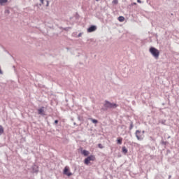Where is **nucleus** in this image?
Listing matches in <instances>:
<instances>
[{"label":"nucleus","instance_id":"6e6552de","mask_svg":"<svg viewBox=\"0 0 179 179\" xmlns=\"http://www.w3.org/2000/svg\"><path fill=\"white\" fill-rule=\"evenodd\" d=\"M38 114L40 115H44V106H42L41 108L38 109Z\"/></svg>","mask_w":179,"mask_h":179},{"label":"nucleus","instance_id":"39448f33","mask_svg":"<svg viewBox=\"0 0 179 179\" xmlns=\"http://www.w3.org/2000/svg\"><path fill=\"white\" fill-rule=\"evenodd\" d=\"M63 174L64 176H67V177H71L72 176V173L69 171V166H65L63 171Z\"/></svg>","mask_w":179,"mask_h":179},{"label":"nucleus","instance_id":"c756f323","mask_svg":"<svg viewBox=\"0 0 179 179\" xmlns=\"http://www.w3.org/2000/svg\"><path fill=\"white\" fill-rule=\"evenodd\" d=\"M169 178H171V175H169Z\"/></svg>","mask_w":179,"mask_h":179},{"label":"nucleus","instance_id":"4be33fe9","mask_svg":"<svg viewBox=\"0 0 179 179\" xmlns=\"http://www.w3.org/2000/svg\"><path fill=\"white\" fill-rule=\"evenodd\" d=\"M48 5H50V3H49L48 0H46V5H45V6H48Z\"/></svg>","mask_w":179,"mask_h":179},{"label":"nucleus","instance_id":"f03ea898","mask_svg":"<svg viewBox=\"0 0 179 179\" xmlns=\"http://www.w3.org/2000/svg\"><path fill=\"white\" fill-rule=\"evenodd\" d=\"M149 52L156 59H157V58H159V55H160V52L155 47H150L149 49Z\"/></svg>","mask_w":179,"mask_h":179},{"label":"nucleus","instance_id":"72a5a7b5","mask_svg":"<svg viewBox=\"0 0 179 179\" xmlns=\"http://www.w3.org/2000/svg\"><path fill=\"white\" fill-rule=\"evenodd\" d=\"M13 68H15V66H13Z\"/></svg>","mask_w":179,"mask_h":179},{"label":"nucleus","instance_id":"5701e85b","mask_svg":"<svg viewBox=\"0 0 179 179\" xmlns=\"http://www.w3.org/2000/svg\"><path fill=\"white\" fill-rule=\"evenodd\" d=\"M58 122H59L58 120H55V125H57V124H58Z\"/></svg>","mask_w":179,"mask_h":179},{"label":"nucleus","instance_id":"f257e3e1","mask_svg":"<svg viewBox=\"0 0 179 179\" xmlns=\"http://www.w3.org/2000/svg\"><path fill=\"white\" fill-rule=\"evenodd\" d=\"M118 107V105L115 103H111L107 100L105 101V103L103 104V107L102 108V110L103 111H107L109 108H116Z\"/></svg>","mask_w":179,"mask_h":179},{"label":"nucleus","instance_id":"393cba45","mask_svg":"<svg viewBox=\"0 0 179 179\" xmlns=\"http://www.w3.org/2000/svg\"><path fill=\"white\" fill-rule=\"evenodd\" d=\"M41 1V3H42L43 5H44V0H40Z\"/></svg>","mask_w":179,"mask_h":179},{"label":"nucleus","instance_id":"f8f14e48","mask_svg":"<svg viewBox=\"0 0 179 179\" xmlns=\"http://www.w3.org/2000/svg\"><path fill=\"white\" fill-rule=\"evenodd\" d=\"M117 20H119V22H124V20H125V17H124V16H119Z\"/></svg>","mask_w":179,"mask_h":179},{"label":"nucleus","instance_id":"a211bd4d","mask_svg":"<svg viewBox=\"0 0 179 179\" xmlns=\"http://www.w3.org/2000/svg\"><path fill=\"white\" fill-rule=\"evenodd\" d=\"M160 122L162 124V125H166V120H162Z\"/></svg>","mask_w":179,"mask_h":179},{"label":"nucleus","instance_id":"1a4fd4ad","mask_svg":"<svg viewBox=\"0 0 179 179\" xmlns=\"http://www.w3.org/2000/svg\"><path fill=\"white\" fill-rule=\"evenodd\" d=\"M82 155H83V156H89V155L90 154V152L86 150H83L82 152H81Z\"/></svg>","mask_w":179,"mask_h":179},{"label":"nucleus","instance_id":"6ab92c4d","mask_svg":"<svg viewBox=\"0 0 179 179\" xmlns=\"http://www.w3.org/2000/svg\"><path fill=\"white\" fill-rule=\"evenodd\" d=\"M4 13H5V15H9V13H10V11H9V10L7 9L5 10Z\"/></svg>","mask_w":179,"mask_h":179},{"label":"nucleus","instance_id":"a878e982","mask_svg":"<svg viewBox=\"0 0 179 179\" xmlns=\"http://www.w3.org/2000/svg\"><path fill=\"white\" fill-rule=\"evenodd\" d=\"M137 2H138V3H142V1H141V0H137Z\"/></svg>","mask_w":179,"mask_h":179},{"label":"nucleus","instance_id":"ddd939ff","mask_svg":"<svg viewBox=\"0 0 179 179\" xmlns=\"http://www.w3.org/2000/svg\"><path fill=\"white\" fill-rule=\"evenodd\" d=\"M2 134H3V127L2 125H0V136L2 135Z\"/></svg>","mask_w":179,"mask_h":179},{"label":"nucleus","instance_id":"0eeeda50","mask_svg":"<svg viewBox=\"0 0 179 179\" xmlns=\"http://www.w3.org/2000/svg\"><path fill=\"white\" fill-rule=\"evenodd\" d=\"M32 173H38V166L36 164L32 166Z\"/></svg>","mask_w":179,"mask_h":179},{"label":"nucleus","instance_id":"7c9ffc66","mask_svg":"<svg viewBox=\"0 0 179 179\" xmlns=\"http://www.w3.org/2000/svg\"><path fill=\"white\" fill-rule=\"evenodd\" d=\"M132 5H136V3H133Z\"/></svg>","mask_w":179,"mask_h":179},{"label":"nucleus","instance_id":"f3484780","mask_svg":"<svg viewBox=\"0 0 179 179\" xmlns=\"http://www.w3.org/2000/svg\"><path fill=\"white\" fill-rule=\"evenodd\" d=\"M98 148H99V149H104V146H103V145H101V143L98 144Z\"/></svg>","mask_w":179,"mask_h":179},{"label":"nucleus","instance_id":"2eb2a0df","mask_svg":"<svg viewBox=\"0 0 179 179\" xmlns=\"http://www.w3.org/2000/svg\"><path fill=\"white\" fill-rule=\"evenodd\" d=\"M92 122H93V124H97V122H99V121L96 119H91Z\"/></svg>","mask_w":179,"mask_h":179},{"label":"nucleus","instance_id":"cd10ccee","mask_svg":"<svg viewBox=\"0 0 179 179\" xmlns=\"http://www.w3.org/2000/svg\"><path fill=\"white\" fill-rule=\"evenodd\" d=\"M78 118L79 121H80V116H78Z\"/></svg>","mask_w":179,"mask_h":179},{"label":"nucleus","instance_id":"7ed1b4c3","mask_svg":"<svg viewBox=\"0 0 179 179\" xmlns=\"http://www.w3.org/2000/svg\"><path fill=\"white\" fill-rule=\"evenodd\" d=\"M94 160H96V157H94V155H90L85 159L84 163L87 166L90 163V162H94Z\"/></svg>","mask_w":179,"mask_h":179},{"label":"nucleus","instance_id":"20e7f679","mask_svg":"<svg viewBox=\"0 0 179 179\" xmlns=\"http://www.w3.org/2000/svg\"><path fill=\"white\" fill-rule=\"evenodd\" d=\"M136 137L137 138L138 141H143V134L140 130H136L135 133Z\"/></svg>","mask_w":179,"mask_h":179},{"label":"nucleus","instance_id":"9d476101","mask_svg":"<svg viewBox=\"0 0 179 179\" xmlns=\"http://www.w3.org/2000/svg\"><path fill=\"white\" fill-rule=\"evenodd\" d=\"M122 153H124V155H127L128 153V150L127 149V147H122Z\"/></svg>","mask_w":179,"mask_h":179},{"label":"nucleus","instance_id":"dca6fc26","mask_svg":"<svg viewBox=\"0 0 179 179\" xmlns=\"http://www.w3.org/2000/svg\"><path fill=\"white\" fill-rule=\"evenodd\" d=\"M132 128H134V122H130V127H129V130L131 131L132 129Z\"/></svg>","mask_w":179,"mask_h":179},{"label":"nucleus","instance_id":"9b49d317","mask_svg":"<svg viewBox=\"0 0 179 179\" xmlns=\"http://www.w3.org/2000/svg\"><path fill=\"white\" fill-rule=\"evenodd\" d=\"M117 145H122V138H118L117 139Z\"/></svg>","mask_w":179,"mask_h":179},{"label":"nucleus","instance_id":"473e14b6","mask_svg":"<svg viewBox=\"0 0 179 179\" xmlns=\"http://www.w3.org/2000/svg\"><path fill=\"white\" fill-rule=\"evenodd\" d=\"M64 30H66V28H65Z\"/></svg>","mask_w":179,"mask_h":179},{"label":"nucleus","instance_id":"f704fd0d","mask_svg":"<svg viewBox=\"0 0 179 179\" xmlns=\"http://www.w3.org/2000/svg\"><path fill=\"white\" fill-rule=\"evenodd\" d=\"M168 138H170V136H169Z\"/></svg>","mask_w":179,"mask_h":179},{"label":"nucleus","instance_id":"4468645a","mask_svg":"<svg viewBox=\"0 0 179 179\" xmlns=\"http://www.w3.org/2000/svg\"><path fill=\"white\" fill-rule=\"evenodd\" d=\"M8 0H0V5H3V3H6Z\"/></svg>","mask_w":179,"mask_h":179},{"label":"nucleus","instance_id":"aec40b11","mask_svg":"<svg viewBox=\"0 0 179 179\" xmlns=\"http://www.w3.org/2000/svg\"><path fill=\"white\" fill-rule=\"evenodd\" d=\"M113 3H115V5H117L118 3V0H113Z\"/></svg>","mask_w":179,"mask_h":179},{"label":"nucleus","instance_id":"b1692460","mask_svg":"<svg viewBox=\"0 0 179 179\" xmlns=\"http://www.w3.org/2000/svg\"><path fill=\"white\" fill-rule=\"evenodd\" d=\"M0 75H3V71H2V70L0 69Z\"/></svg>","mask_w":179,"mask_h":179},{"label":"nucleus","instance_id":"c85d7f7f","mask_svg":"<svg viewBox=\"0 0 179 179\" xmlns=\"http://www.w3.org/2000/svg\"><path fill=\"white\" fill-rule=\"evenodd\" d=\"M143 134H145V131H143L141 133V134H143Z\"/></svg>","mask_w":179,"mask_h":179},{"label":"nucleus","instance_id":"2f4dec72","mask_svg":"<svg viewBox=\"0 0 179 179\" xmlns=\"http://www.w3.org/2000/svg\"><path fill=\"white\" fill-rule=\"evenodd\" d=\"M73 124H74V125H76V122H74Z\"/></svg>","mask_w":179,"mask_h":179},{"label":"nucleus","instance_id":"412c9836","mask_svg":"<svg viewBox=\"0 0 179 179\" xmlns=\"http://www.w3.org/2000/svg\"><path fill=\"white\" fill-rule=\"evenodd\" d=\"M167 143H169V142H167V141H162V145H167Z\"/></svg>","mask_w":179,"mask_h":179},{"label":"nucleus","instance_id":"bb28decb","mask_svg":"<svg viewBox=\"0 0 179 179\" xmlns=\"http://www.w3.org/2000/svg\"><path fill=\"white\" fill-rule=\"evenodd\" d=\"M78 37H82V33H80V34L78 35Z\"/></svg>","mask_w":179,"mask_h":179},{"label":"nucleus","instance_id":"423d86ee","mask_svg":"<svg viewBox=\"0 0 179 179\" xmlns=\"http://www.w3.org/2000/svg\"><path fill=\"white\" fill-rule=\"evenodd\" d=\"M97 30V27L96 25H91L87 29V33H93V31H96Z\"/></svg>","mask_w":179,"mask_h":179},{"label":"nucleus","instance_id":"c9c22d12","mask_svg":"<svg viewBox=\"0 0 179 179\" xmlns=\"http://www.w3.org/2000/svg\"><path fill=\"white\" fill-rule=\"evenodd\" d=\"M96 1H99V0H96Z\"/></svg>","mask_w":179,"mask_h":179}]
</instances>
